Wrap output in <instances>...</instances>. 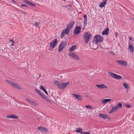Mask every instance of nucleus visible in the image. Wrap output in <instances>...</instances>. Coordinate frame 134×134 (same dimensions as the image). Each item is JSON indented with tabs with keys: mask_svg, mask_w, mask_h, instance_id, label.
Returning <instances> with one entry per match:
<instances>
[{
	"mask_svg": "<svg viewBox=\"0 0 134 134\" xmlns=\"http://www.w3.org/2000/svg\"><path fill=\"white\" fill-rule=\"evenodd\" d=\"M92 35L89 32H86L83 35V38L85 40V43L86 44L88 43L89 41L91 39Z\"/></svg>",
	"mask_w": 134,
	"mask_h": 134,
	"instance_id": "f257e3e1",
	"label": "nucleus"
},
{
	"mask_svg": "<svg viewBox=\"0 0 134 134\" xmlns=\"http://www.w3.org/2000/svg\"><path fill=\"white\" fill-rule=\"evenodd\" d=\"M103 37L101 36L97 35H95L94 37L93 42L94 44L97 45L98 42H100L103 40Z\"/></svg>",
	"mask_w": 134,
	"mask_h": 134,
	"instance_id": "f03ea898",
	"label": "nucleus"
},
{
	"mask_svg": "<svg viewBox=\"0 0 134 134\" xmlns=\"http://www.w3.org/2000/svg\"><path fill=\"white\" fill-rule=\"evenodd\" d=\"M66 44L65 41H63L59 45V52H61L63 50Z\"/></svg>",
	"mask_w": 134,
	"mask_h": 134,
	"instance_id": "7ed1b4c3",
	"label": "nucleus"
},
{
	"mask_svg": "<svg viewBox=\"0 0 134 134\" xmlns=\"http://www.w3.org/2000/svg\"><path fill=\"white\" fill-rule=\"evenodd\" d=\"M108 74L116 79H120L122 78V77L121 76L115 74L112 72H109L108 73Z\"/></svg>",
	"mask_w": 134,
	"mask_h": 134,
	"instance_id": "20e7f679",
	"label": "nucleus"
},
{
	"mask_svg": "<svg viewBox=\"0 0 134 134\" xmlns=\"http://www.w3.org/2000/svg\"><path fill=\"white\" fill-rule=\"evenodd\" d=\"M58 43V41L56 38L53 40L50 43L49 46L51 49H53L55 47V46Z\"/></svg>",
	"mask_w": 134,
	"mask_h": 134,
	"instance_id": "39448f33",
	"label": "nucleus"
},
{
	"mask_svg": "<svg viewBox=\"0 0 134 134\" xmlns=\"http://www.w3.org/2000/svg\"><path fill=\"white\" fill-rule=\"evenodd\" d=\"M69 84V82H67L65 83H62L59 84V88L63 89L66 87Z\"/></svg>",
	"mask_w": 134,
	"mask_h": 134,
	"instance_id": "423d86ee",
	"label": "nucleus"
},
{
	"mask_svg": "<svg viewBox=\"0 0 134 134\" xmlns=\"http://www.w3.org/2000/svg\"><path fill=\"white\" fill-rule=\"evenodd\" d=\"M81 27L80 26H78L75 27L74 30V33L76 35H77L80 32Z\"/></svg>",
	"mask_w": 134,
	"mask_h": 134,
	"instance_id": "0eeeda50",
	"label": "nucleus"
},
{
	"mask_svg": "<svg viewBox=\"0 0 134 134\" xmlns=\"http://www.w3.org/2000/svg\"><path fill=\"white\" fill-rule=\"evenodd\" d=\"M70 32L69 29L68 28H67L64 29L62 32V33H61V37L62 38L64 37V35L65 34H68Z\"/></svg>",
	"mask_w": 134,
	"mask_h": 134,
	"instance_id": "6e6552de",
	"label": "nucleus"
},
{
	"mask_svg": "<svg viewBox=\"0 0 134 134\" xmlns=\"http://www.w3.org/2000/svg\"><path fill=\"white\" fill-rule=\"evenodd\" d=\"M58 76L57 75L55 76L54 77V84L55 86H56L57 88H59V82H58V78L57 77Z\"/></svg>",
	"mask_w": 134,
	"mask_h": 134,
	"instance_id": "1a4fd4ad",
	"label": "nucleus"
},
{
	"mask_svg": "<svg viewBox=\"0 0 134 134\" xmlns=\"http://www.w3.org/2000/svg\"><path fill=\"white\" fill-rule=\"evenodd\" d=\"M23 1L25 3L28 4L29 5L31 6L35 7L36 5L35 4L27 0H23Z\"/></svg>",
	"mask_w": 134,
	"mask_h": 134,
	"instance_id": "9d476101",
	"label": "nucleus"
},
{
	"mask_svg": "<svg viewBox=\"0 0 134 134\" xmlns=\"http://www.w3.org/2000/svg\"><path fill=\"white\" fill-rule=\"evenodd\" d=\"M37 129L38 130L42 132H47L48 131L47 129L44 127H38Z\"/></svg>",
	"mask_w": 134,
	"mask_h": 134,
	"instance_id": "9b49d317",
	"label": "nucleus"
},
{
	"mask_svg": "<svg viewBox=\"0 0 134 134\" xmlns=\"http://www.w3.org/2000/svg\"><path fill=\"white\" fill-rule=\"evenodd\" d=\"M116 62L119 64L123 65H126L127 64V62L124 60H118L116 61Z\"/></svg>",
	"mask_w": 134,
	"mask_h": 134,
	"instance_id": "f8f14e48",
	"label": "nucleus"
},
{
	"mask_svg": "<svg viewBox=\"0 0 134 134\" xmlns=\"http://www.w3.org/2000/svg\"><path fill=\"white\" fill-rule=\"evenodd\" d=\"M74 23V22L73 21L70 22L67 25L66 27L68 28L69 29H71Z\"/></svg>",
	"mask_w": 134,
	"mask_h": 134,
	"instance_id": "ddd939ff",
	"label": "nucleus"
},
{
	"mask_svg": "<svg viewBox=\"0 0 134 134\" xmlns=\"http://www.w3.org/2000/svg\"><path fill=\"white\" fill-rule=\"evenodd\" d=\"M26 100L31 105L34 106L36 105L37 104L35 102L32 101L28 98H26Z\"/></svg>",
	"mask_w": 134,
	"mask_h": 134,
	"instance_id": "4468645a",
	"label": "nucleus"
},
{
	"mask_svg": "<svg viewBox=\"0 0 134 134\" xmlns=\"http://www.w3.org/2000/svg\"><path fill=\"white\" fill-rule=\"evenodd\" d=\"M6 117L7 118H12L14 119H18L19 118L18 116L15 115H7L6 116Z\"/></svg>",
	"mask_w": 134,
	"mask_h": 134,
	"instance_id": "2eb2a0df",
	"label": "nucleus"
},
{
	"mask_svg": "<svg viewBox=\"0 0 134 134\" xmlns=\"http://www.w3.org/2000/svg\"><path fill=\"white\" fill-rule=\"evenodd\" d=\"M96 86L98 88L100 89L107 88V87L103 84L96 85Z\"/></svg>",
	"mask_w": 134,
	"mask_h": 134,
	"instance_id": "dca6fc26",
	"label": "nucleus"
},
{
	"mask_svg": "<svg viewBox=\"0 0 134 134\" xmlns=\"http://www.w3.org/2000/svg\"><path fill=\"white\" fill-rule=\"evenodd\" d=\"M72 95L75 97L76 99L79 100H81L82 99L81 96L79 94H73Z\"/></svg>",
	"mask_w": 134,
	"mask_h": 134,
	"instance_id": "f3484780",
	"label": "nucleus"
},
{
	"mask_svg": "<svg viewBox=\"0 0 134 134\" xmlns=\"http://www.w3.org/2000/svg\"><path fill=\"white\" fill-rule=\"evenodd\" d=\"M109 28H107L105 29L102 32V34L103 35H108L109 34Z\"/></svg>",
	"mask_w": 134,
	"mask_h": 134,
	"instance_id": "a211bd4d",
	"label": "nucleus"
},
{
	"mask_svg": "<svg viewBox=\"0 0 134 134\" xmlns=\"http://www.w3.org/2000/svg\"><path fill=\"white\" fill-rule=\"evenodd\" d=\"M107 0H104L103 2L100 3L99 5V7L100 8H102L105 6L107 3Z\"/></svg>",
	"mask_w": 134,
	"mask_h": 134,
	"instance_id": "6ab92c4d",
	"label": "nucleus"
},
{
	"mask_svg": "<svg viewBox=\"0 0 134 134\" xmlns=\"http://www.w3.org/2000/svg\"><path fill=\"white\" fill-rule=\"evenodd\" d=\"M119 108L117 106H115L113 107L109 111V113L111 114L114 111H116L117 109H118Z\"/></svg>",
	"mask_w": 134,
	"mask_h": 134,
	"instance_id": "aec40b11",
	"label": "nucleus"
},
{
	"mask_svg": "<svg viewBox=\"0 0 134 134\" xmlns=\"http://www.w3.org/2000/svg\"><path fill=\"white\" fill-rule=\"evenodd\" d=\"M99 116L104 119H106L108 117V115L104 114H100L99 115Z\"/></svg>",
	"mask_w": 134,
	"mask_h": 134,
	"instance_id": "412c9836",
	"label": "nucleus"
},
{
	"mask_svg": "<svg viewBox=\"0 0 134 134\" xmlns=\"http://www.w3.org/2000/svg\"><path fill=\"white\" fill-rule=\"evenodd\" d=\"M11 86H13V87L17 88L19 90H20L21 89L20 87L18 85L17 83H15L13 82Z\"/></svg>",
	"mask_w": 134,
	"mask_h": 134,
	"instance_id": "4be33fe9",
	"label": "nucleus"
},
{
	"mask_svg": "<svg viewBox=\"0 0 134 134\" xmlns=\"http://www.w3.org/2000/svg\"><path fill=\"white\" fill-rule=\"evenodd\" d=\"M83 18H84L83 23L84 25L85 26L87 24V17L86 15H84Z\"/></svg>",
	"mask_w": 134,
	"mask_h": 134,
	"instance_id": "5701e85b",
	"label": "nucleus"
},
{
	"mask_svg": "<svg viewBox=\"0 0 134 134\" xmlns=\"http://www.w3.org/2000/svg\"><path fill=\"white\" fill-rule=\"evenodd\" d=\"M82 129L80 128H76V132L77 133H80L82 134L83 132Z\"/></svg>",
	"mask_w": 134,
	"mask_h": 134,
	"instance_id": "b1692460",
	"label": "nucleus"
},
{
	"mask_svg": "<svg viewBox=\"0 0 134 134\" xmlns=\"http://www.w3.org/2000/svg\"><path fill=\"white\" fill-rule=\"evenodd\" d=\"M40 88L42 90H43L44 92L47 95H48V93L46 91L45 89L44 88L43 86L41 85L40 86Z\"/></svg>",
	"mask_w": 134,
	"mask_h": 134,
	"instance_id": "393cba45",
	"label": "nucleus"
},
{
	"mask_svg": "<svg viewBox=\"0 0 134 134\" xmlns=\"http://www.w3.org/2000/svg\"><path fill=\"white\" fill-rule=\"evenodd\" d=\"M64 6L68 10H71L72 9V6L71 4H69L66 6Z\"/></svg>",
	"mask_w": 134,
	"mask_h": 134,
	"instance_id": "a878e982",
	"label": "nucleus"
},
{
	"mask_svg": "<svg viewBox=\"0 0 134 134\" xmlns=\"http://www.w3.org/2000/svg\"><path fill=\"white\" fill-rule=\"evenodd\" d=\"M129 49L130 51L132 52H133L134 51V48L131 45H129Z\"/></svg>",
	"mask_w": 134,
	"mask_h": 134,
	"instance_id": "bb28decb",
	"label": "nucleus"
},
{
	"mask_svg": "<svg viewBox=\"0 0 134 134\" xmlns=\"http://www.w3.org/2000/svg\"><path fill=\"white\" fill-rule=\"evenodd\" d=\"M76 46L75 45L74 46H72V47H71L69 49V51L70 52H71L73 51L76 48Z\"/></svg>",
	"mask_w": 134,
	"mask_h": 134,
	"instance_id": "cd10ccee",
	"label": "nucleus"
},
{
	"mask_svg": "<svg viewBox=\"0 0 134 134\" xmlns=\"http://www.w3.org/2000/svg\"><path fill=\"white\" fill-rule=\"evenodd\" d=\"M76 53L74 52H71L69 53V55L71 58H73L74 55H75Z\"/></svg>",
	"mask_w": 134,
	"mask_h": 134,
	"instance_id": "c85d7f7f",
	"label": "nucleus"
},
{
	"mask_svg": "<svg viewBox=\"0 0 134 134\" xmlns=\"http://www.w3.org/2000/svg\"><path fill=\"white\" fill-rule=\"evenodd\" d=\"M123 85L124 87L126 89H128L129 88L128 85L125 83H123Z\"/></svg>",
	"mask_w": 134,
	"mask_h": 134,
	"instance_id": "c756f323",
	"label": "nucleus"
},
{
	"mask_svg": "<svg viewBox=\"0 0 134 134\" xmlns=\"http://www.w3.org/2000/svg\"><path fill=\"white\" fill-rule=\"evenodd\" d=\"M76 55H74L73 57L74 59H75L76 60H79V58L78 57V56L76 54Z\"/></svg>",
	"mask_w": 134,
	"mask_h": 134,
	"instance_id": "7c9ffc66",
	"label": "nucleus"
},
{
	"mask_svg": "<svg viewBox=\"0 0 134 134\" xmlns=\"http://www.w3.org/2000/svg\"><path fill=\"white\" fill-rule=\"evenodd\" d=\"M39 95L41 96L43 99L46 98L45 95L43 93L41 92V93Z\"/></svg>",
	"mask_w": 134,
	"mask_h": 134,
	"instance_id": "2f4dec72",
	"label": "nucleus"
},
{
	"mask_svg": "<svg viewBox=\"0 0 134 134\" xmlns=\"http://www.w3.org/2000/svg\"><path fill=\"white\" fill-rule=\"evenodd\" d=\"M5 81L7 82V83H9L10 85H12L13 83V82H12V81H10V80H7V79H6L5 80Z\"/></svg>",
	"mask_w": 134,
	"mask_h": 134,
	"instance_id": "473e14b6",
	"label": "nucleus"
},
{
	"mask_svg": "<svg viewBox=\"0 0 134 134\" xmlns=\"http://www.w3.org/2000/svg\"><path fill=\"white\" fill-rule=\"evenodd\" d=\"M40 23L38 22H35L34 24L35 26L37 28L39 26Z\"/></svg>",
	"mask_w": 134,
	"mask_h": 134,
	"instance_id": "72a5a7b5",
	"label": "nucleus"
},
{
	"mask_svg": "<svg viewBox=\"0 0 134 134\" xmlns=\"http://www.w3.org/2000/svg\"><path fill=\"white\" fill-rule=\"evenodd\" d=\"M86 107L88 109H90L91 110H93L94 109L90 105L86 106Z\"/></svg>",
	"mask_w": 134,
	"mask_h": 134,
	"instance_id": "f704fd0d",
	"label": "nucleus"
},
{
	"mask_svg": "<svg viewBox=\"0 0 134 134\" xmlns=\"http://www.w3.org/2000/svg\"><path fill=\"white\" fill-rule=\"evenodd\" d=\"M134 41L133 40H132L131 41H129V45H132L133 43V42Z\"/></svg>",
	"mask_w": 134,
	"mask_h": 134,
	"instance_id": "c9c22d12",
	"label": "nucleus"
},
{
	"mask_svg": "<svg viewBox=\"0 0 134 134\" xmlns=\"http://www.w3.org/2000/svg\"><path fill=\"white\" fill-rule=\"evenodd\" d=\"M35 91L39 95L41 93V92L40 91L37 90L36 88L35 89Z\"/></svg>",
	"mask_w": 134,
	"mask_h": 134,
	"instance_id": "e433bc0d",
	"label": "nucleus"
},
{
	"mask_svg": "<svg viewBox=\"0 0 134 134\" xmlns=\"http://www.w3.org/2000/svg\"><path fill=\"white\" fill-rule=\"evenodd\" d=\"M122 103H119L117 104V106L119 108H121L122 107Z\"/></svg>",
	"mask_w": 134,
	"mask_h": 134,
	"instance_id": "4c0bfd02",
	"label": "nucleus"
},
{
	"mask_svg": "<svg viewBox=\"0 0 134 134\" xmlns=\"http://www.w3.org/2000/svg\"><path fill=\"white\" fill-rule=\"evenodd\" d=\"M21 6L22 7H24L26 8L28 6L27 5L25 4H22L21 5Z\"/></svg>",
	"mask_w": 134,
	"mask_h": 134,
	"instance_id": "58836bf2",
	"label": "nucleus"
},
{
	"mask_svg": "<svg viewBox=\"0 0 134 134\" xmlns=\"http://www.w3.org/2000/svg\"><path fill=\"white\" fill-rule=\"evenodd\" d=\"M106 103L109 102L111 100V99H105Z\"/></svg>",
	"mask_w": 134,
	"mask_h": 134,
	"instance_id": "ea45409f",
	"label": "nucleus"
},
{
	"mask_svg": "<svg viewBox=\"0 0 134 134\" xmlns=\"http://www.w3.org/2000/svg\"><path fill=\"white\" fill-rule=\"evenodd\" d=\"M102 102L103 103H106L105 99H102Z\"/></svg>",
	"mask_w": 134,
	"mask_h": 134,
	"instance_id": "a19ab883",
	"label": "nucleus"
},
{
	"mask_svg": "<svg viewBox=\"0 0 134 134\" xmlns=\"http://www.w3.org/2000/svg\"><path fill=\"white\" fill-rule=\"evenodd\" d=\"M82 134H90L88 132H83Z\"/></svg>",
	"mask_w": 134,
	"mask_h": 134,
	"instance_id": "79ce46f5",
	"label": "nucleus"
},
{
	"mask_svg": "<svg viewBox=\"0 0 134 134\" xmlns=\"http://www.w3.org/2000/svg\"><path fill=\"white\" fill-rule=\"evenodd\" d=\"M46 100L48 102H51L50 100L48 98H46Z\"/></svg>",
	"mask_w": 134,
	"mask_h": 134,
	"instance_id": "37998d69",
	"label": "nucleus"
},
{
	"mask_svg": "<svg viewBox=\"0 0 134 134\" xmlns=\"http://www.w3.org/2000/svg\"><path fill=\"white\" fill-rule=\"evenodd\" d=\"M126 107L127 108H129L131 107V105H130L127 104L126 105Z\"/></svg>",
	"mask_w": 134,
	"mask_h": 134,
	"instance_id": "c03bdc74",
	"label": "nucleus"
},
{
	"mask_svg": "<svg viewBox=\"0 0 134 134\" xmlns=\"http://www.w3.org/2000/svg\"><path fill=\"white\" fill-rule=\"evenodd\" d=\"M9 41L10 42H11L12 43H14V41L13 40V39H10L9 40Z\"/></svg>",
	"mask_w": 134,
	"mask_h": 134,
	"instance_id": "a18cd8bd",
	"label": "nucleus"
},
{
	"mask_svg": "<svg viewBox=\"0 0 134 134\" xmlns=\"http://www.w3.org/2000/svg\"><path fill=\"white\" fill-rule=\"evenodd\" d=\"M12 2L14 4H15L16 3V2L14 0H12Z\"/></svg>",
	"mask_w": 134,
	"mask_h": 134,
	"instance_id": "49530a36",
	"label": "nucleus"
},
{
	"mask_svg": "<svg viewBox=\"0 0 134 134\" xmlns=\"http://www.w3.org/2000/svg\"><path fill=\"white\" fill-rule=\"evenodd\" d=\"M115 36L116 37H117L118 36V32H115Z\"/></svg>",
	"mask_w": 134,
	"mask_h": 134,
	"instance_id": "de8ad7c7",
	"label": "nucleus"
},
{
	"mask_svg": "<svg viewBox=\"0 0 134 134\" xmlns=\"http://www.w3.org/2000/svg\"><path fill=\"white\" fill-rule=\"evenodd\" d=\"M129 41H131V40H133V39L131 37L129 36Z\"/></svg>",
	"mask_w": 134,
	"mask_h": 134,
	"instance_id": "09e8293b",
	"label": "nucleus"
},
{
	"mask_svg": "<svg viewBox=\"0 0 134 134\" xmlns=\"http://www.w3.org/2000/svg\"><path fill=\"white\" fill-rule=\"evenodd\" d=\"M130 18L132 20H134V18H132V17H130Z\"/></svg>",
	"mask_w": 134,
	"mask_h": 134,
	"instance_id": "8fccbe9b",
	"label": "nucleus"
},
{
	"mask_svg": "<svg viewBox=\"0 0 134 134\" xmlns=\"http://www.w3.org/2000/svg\"><path fill=\"white\" fill-rule=\"evenodd\" d=\"M14 44L13 43H12L11 44V46H14Z\"/></svg>",
	"mask_w": 134,
	"mask_h": 134,
	"instance_id": "3c124183",
	"label": "nucleus"
},
{
	"mask_svg": "<svg viewBox=\"0 0 134 134\" xmlns=\"http://www.w3.org/2000/svg\"><path fill=\"white\" fill-rule=\"evenodd\" d=\"M108 119H110V118L108 116V117L107 118Z\"/></svg>",
	"mask_w": 134,
	"mask_h": 134,
	"instance_id": "603ef678",
	"label": "nucleus"
},
{
	"mask_svg": "<svg viewBox=\"0 0 134 134\" xmlns=\"http://www.w3.org/2000/svg\"><path fill=\"white\" fill-rule=\"evenodd\" d=\"M22 13L24 14H25L26 13L25 12H22Z\"/></svg>",
	"mask_w": 134,
	"mask_h": 134,
	"instance_id": "864d4df0",
	"label": "nucleus"
},
{
	"mask_svg": "<svg viewBox=\"0 0 134 134\" xmlns=\"http://www.w3.org/2000/svg\"><path fill=\"white\" fill-rule=\"evenodd\" d=\"M97 48H98V47H97L96 48H93V49H96Z\"/></svg>",
	"mask_w": 134,
	"mask_h": 134,
	"instance_id": "5fc2aeb1",
	"label": "nucleus"
},
{
	"mask_svg": "<svg viewBox=\"0 0 134 134\" xmlns=\"http://www.w3.org/2000/svg\"><path fill=\"white\" fill-rule=\"evenodd\" d=\"M57 51L58 52H59V47H58V49L57 50Z\"/></svg>",
	"mask_w": 134,
	"mask_h": 134,
	"instance_id": "6e6d98bb",
	"label": "nucleus"
},
{
	"mask_svg": "<svg viewBox=\"0 0 134 134\" xmlns=\"http://www.w3.org/2000/svg\"><path fill=\"white\" fill-rule=\"evenodd\" d=\"M19 10L21 12H22V10Z\"/></svg>",
	"mask_w": 134,
	"mask_h": 134,
	"instance_id": "4d7b16f0",
	"label": "nucleus"
},
{
	"mask_svg": "<svg viewBox=\"0 0 134 134\" xmlns=\"http://www.w3.org/2000/svg\"><path fill=\"white\" fill-rule=\"evenodd\" d=\"M110 52V53H113V52Z\"/></svg>",
	"mask_w": 134,
	"mask_h": 134,
	"instance_id": "13d9d810",
	"label": "nucleus"
}]
</instances>
